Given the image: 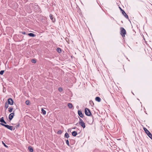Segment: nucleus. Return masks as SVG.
Masks as SVG:
<instances>
[{
  "label": "nucleus",
  "instance_id": "nucleus-11",
  "mask_svg": "<svg viewBox=\"0 0 152 152\" xmlns=\"http://www.w3.org/2000/svg\"><path fill=\"white\" fill-rule=\"evenodd\" d=\"M95 99L96 101L98 102H100L101 101V99L99 97H98V96L96 97L95 98Z\"/></svg>",
  "mask_w": 152,
  "mask_h": 152
},
{
  "label": "nucleus",
  "instance_id": "nucleus-15",
  "mask_svg": "<svg viewBox=\"0 0 152 152\" xmlns=\"http://www.w3.org/2000/svg\"><path fill=\"white\" fill-rule=\"evenodd\" d=\"M28 149L29 150V151L31 152H32L33 151V148L31 146H29L28 147Z\"/></svg>",
  "mask_w": 152,
  "mask_h": 152
},
{
  "label": "nucleus",
  "instance_id": "nucleus-1",
  "mask_svg": "<svg viewBox=\"0 0 152 152\" xmlns=\"http://www.w3.org/2000/svg\"><path fill=\"white\" fill-rule=\"evenodd\" d=\"M0 124L2 126H4L5 127H6L7 129H8L11 130H14L15 129V128H14V129H13V126H9L8 125H5L2 123H0Z\"/></svg>",
  "mask_w": 152,
  "mask_h": 152
},
{
  "label": "nucleus",
  "instance_id": "nucleus-20",
  "mask_svg": "<svg viewBox=\"0 0 152 152\" xmlns=\"http://www.w3.org/2000/svg\"><path fill=\"white\" fill-rule=\"evenodd\" d=\"M13 109V108L12 107H9L8 108V111L9 112L11 113L12 112Z\"/></svg>",
  "mask_w": 152,
  "mask_h": 152
},
{
  "label": "nucleus",
  "instance_id": "nucleus-13",
  "mask_svg": "<svg viewBox=\"0 0 152 152\" xmlns=\"http://www.w3.org/2000/svg\"><path fill=\"white\" fill-rule=\"evenodd\" d=\"M28 35L31 37H34L36 36L35 35L32 33H29L28 34Z\"/></svg>",
  "mask_w": 152,
  "mask_h": 152
},
{
  "label": "nucleus",
  "instance_id": "nucleus-6",
  "mask_svg": "<svg viewBox=\"0 0 152 152\" xmlns=\"http://www.w3.org/2000/svg\"><path fill=\"white\" fill-rule=\"evenodd\" d=\"M119 8L122 12V14L124 15V16L127 19H128V15L126 14L125 12L123 10H122L120 7H119Z\"/></svg>",
  "mask_w": 152,
  "mask_h": 152
},
{
  "label": "nucleus",
  "instance_id": "nucleus-7",
  "mask_svg": "<svg viewBox=\"0 0 152 152\" xmlns=\"http://www.w3.org/2000/svg\"><path fill=\"white\" fill-rule=\"evenodd\" d=\"M14 116V113H11L9 116V118L10 121H11L13 118Z\"/></svg>",
  "mask_w": 152,
  "mask_h": 152
},
{
  "label": "nucleus",
  "instance_id": "nucleus-23",
  "mask_svg": "<svg viewBox=\"0 0 152 152\" xmlns=\"http://www.w3.org/2000/svg\"><path fill=\"white\" fill-rule=\"evenodd\" d=\"M42 110V114L43 115H45L46 114V111L44 110L43 109H42V110Z\"/></svg>",
  "mask_w": 152,
  "mask_h": 152
},
{
  "label": "nucleus",
  "instance_id": "nucleus-17",
  "mask_svg": "<svg viewBox=\"0 0 152 152\" xmlns=\"http://www.w3.org/2000/svg\"><path fill=\"white\" fill-rule=\"evenodd\" d=\"M89 103L92 106H93L94 105V102L91 100L89 101Z\"/></svg>",
  "mask_w": 152,
  "mask_h": 152
},
{
  "label": "nucleus",
  "instance_id": "nucleus-9",
  "mask_svg": "<svg viewBox=\"0 0 152 152\" xmlns=\"http://www.w3.org/2000/svg\"><path fill=\"white\" fill-rule=\"evenodd\" d=\"M50 17L53 22H54L55 21V18L53 17V15L51 14L50 15Z\"/></svg>",
  "mask_w": 152,
  "mask_h": 152
},
{
  "label": "nucleus",
  "instance_id": "nucleus-25",
  "mask_svg": "<svg viewBox=\"0 0 152 152\" xmlns=\"http://www.w3.org/2000/svg\"><path fill=\"white\" fill-rule=\"evenodd\" d=\"M26 104L27 105H29L30 104V102L29 101L27 100L26 102Z\"/></svg>",
  "mask_w": 152,
  "mask_h": 152
},
{
  "label": "nucleus",
  "instance_id": "nucleus-2",
  "mask_svg": "<svg viewBox=\"0 0 152 152\" xmlns=\"http://www.w3.org/2000/svg\"><path fill=\"white\" fill-rule=\"evenodd\" d=\"M120 34L122 35L123 37H125V35L126 34V31L125 29L123 27L120 28Z\"/></svg>",
  "mask_w": 152,
  "mask_h": 152
},
{
  "label": "nucleus",
  "instance_id": "nucleus-12",
  "mask_svg": "<svg viewBox=\"0 0 152 152\" xmlns=\"http://www.w3.org/2000/svg\"><path fill=\"white\" fill-rule=\"evenodd\" d=\"M79 124L83 128H85L86 125L85 123L84 122L80 123Z\"/></svg>",
  "mask_w": 152,
  "mask_h": 152
},
{
  "label": "nucleus",
  "instance_id": "nucleus-5",
  "mask_svg": "<svg viewBox=\"0 0 152 152\" xmlns=\"http://www.w3.org/2000/svg\"><path fill=\"white\" fill-rule=\"evenodd\" d=\"M7 102L8 104L11 105H12L14 103L13 100L11 98H9Z\"/></svg>",
  "mask_w": 152,
  "mask_h": 152
},
{
  "label": "nucleus",
  "instance_id": "nucleus-8",
  "mask_svg": "<svg viewBox=\"0 0 152 152\" xmlns=\"http://www.w3.org/2000/svg\"><path fill=\"white\" fill-rule=\"evenodd\" d=\"M78 114L79 115L81 118H83L84 117V115L82 113V111L80 110H78Z\"/></svg>",
  "mask_w": 152,
  "mask_h": 152
},
{
  "label": "nucleus",
  "instance_id": "nucleus-28",
  "mask_svg": "<svg viewBox=\"0 0 152 152\" xmlns=\"http://www.w3.org/2000/svg\"><path fill=\"white\" fill-rule=\"evenodd\" d=\"M4 72V70H1L0 72V74L1 75H3V74Z\"/></svg>",
  "mask_w": 152,
  "mask_h": 152
},
{
  "label": "nucleus",
  "instance_id": "nucleus-4",
  "mask_svg": "<svg viewBox=\"0 0 152 152\" xmlns=\"http://www.w3.org/2000/svg\"><path fill=\"white\" fill-rule=\"evenodd\" d=\"M85 114L88 116H90L91 115L90 110L87 108H85Z\"/></svg>",
  "mask_w": 152,
  "mask_h": 152
},
{
  "label": "nucleus",
  "instance_id": "nucleus-30",
  "mask_svg": "<svg viewBox=\"0 0 152 152\" xmlns=\"http://www.w3.org/2000/svg\"><path fill=\"white\" fill-rule=\"evenodd\" d=\"M63 89L62 88L60 87L58 88V91H60L61 92L62 91Z\"/></svg>",
  "mask_w": 152,
  "mask_h": 152
},
{
  "label": "nucleus",
  "instance_id": "nucleus-14",
  "mask_svg": "<svg viewBox=\"0 0 152 152\" xmlns=\"http://www.w3.org/2000/svg\"><path fill=\"white\" fill-rule=\"evenodd\" d=\"M72 134L73 136L75 137L77 134V132L75 131H74L72 132Z\"/></svg>",
  "mask_w": 152,
  "mask_h": 152
},
{
  "label": "nucleus",
  "instance_id": "nucleus-16",
  "mask_svg": "<svg viewBox=\"0 0 152 152\" xmlns=\"http://www.w3.org/2000/svg\"><path fill=\"white\" fill-rule=\"evenodd\" d=\"M9 107V104L7 103V102H6L5 104L4 107L6 110H7V108L8 107Z\"/></svg>",
  "mask_w": 152,
  "mask_h": 152
},
{
  "label": "nucleus",
  "instance_id": "nucleus-22",
  "mask_svg": "<svg viewBox=\"0 0 152 152\" xmlns=\"http://www.w3.org/2000/svg\"><path fill=\"white\" fill-rule=\"evenodd\" d=\"M62 133V131L61 130H59L57 132V134H61Z\"/></svg>",
  "mask_w": 152,
  "mask_h": 152
},
{
  "label": "nucleus",
  "instance_id": "nucleus-32",
  "mask_svg": "<svg viewBox=\"0 0 152 152\" xmlns=\"http://www.w3.org/2000/svg\"><path fill=\"white\" fill-rule=\"evenodd\" d=\"M20 127V124H18L17 125V128H18V127L19 128Z\"/></svg>",
  "mask_w": 152,
  "mask_h": 152
},
{
  "label": "nucleus",
  "instance_id": "nucleus-19",
  "mask_svg": "<svg viewBox=\"0 0 152 152\" xmlns=\"http://www.w3.org/2000/svg\"><path fill=\"white\" fill-rule=\"evenodd\" d=\"M68 106L69 107L70 109L72 108L73 106L72 104L71 103H69L68 104Z\"/></svg>",
  "mask_w": 152,
  "mask_h": 152
},
{
  "label": "nucleus",
  "instance_id": "nucleus-24",
  "mask_svg": "<svg viewBox=\"0 0 152 152\" xmlns=\"http://www.w3.org/2000/svg\"><path fill=\"white\" fill-rule=\"evenodd\" d=\"M2 144L4 145L6 148H8V147L7 145H6L5 143H4V142L3 141H2Z\"/></svg>",
  "mask_w": 152,
  "mask_h": 152
},
{
  "label": "nucleus",
  "instance_id": "nucleus-27",
  "mask_svg": "<svg viewBox=\"0 0 152 152\" xmlns=\"http://www.w3.org/2000/svg\"><path fill=\"white\" fill-rule=\"evenodd\" d=\"M31 62L34 63H36V61L35 59H32L31 60Z\"/></svg>",
  "mask_w": 152,
  "mask_h": 152
},
{
  "label": "nucleus",
  "instance_id": "nucleus-33",
  "mask_svg": "<svg viewBox=\"0 0 152 152\" xmlns=\"http://www.w3.org/2000/svg\"><path fill=\"white\" fill-rule=\"evenodd\" d=\"M75 128H76V127H74V128H73V129H75Z\"/></svg>",
  "mask_w": 152,
  "mask_h": 152
},
{
  "label": "nucleus",
  "instance_id": "nucleus-21",
  "mask_svg": "<svg viewBox=\"0 0 152 152\" xmlns=\"http://www.w3.org/2000/svg\"><path fill=\"white\" fill-rule=\"evenodd\" d=\"M57 51L59 53H60L61 52V49L60 48H57Z\"/></svg>",
  "mask_w": 152,
  "mask_h": 152
},
{
  "label": "nucleus",
  "instance_id": "nucleus-10",
  "mask_svg": "<svg viewBox=\"0 0 152 152\" xmlns=\"http://www.w3.org/2000/svg\"><path fill=\"white\" fill-rule=\"evenodd\" d=\"M0 122L4 123L5 124H7L6 121L4 120V117H3L0 118Z\"/></svg>",
  "mask_w": 152,
  "mask_h": 152
},
{
  "label": "nucleus",
  "instance_id": "nucleus-31",
  "mask_svg": "<svg viewBox=\"0 0 152 152\" xmlns=\"http://www.w3.org/2000/svg\"><path fill=\"white\" fill-rule=\"evenodd\" d=\"M21 33L23 34H24V35H25L26 34V32L25 31H23V32H21Z\"/></svg>",
  "mask_w": 152,
  "mask_h": 152
},
{
  "label": "nucleus",
  "instance_id": "nucleus-26",
  "mask_svg": "<svg viewBox=\"0 0 152 152\" xmlns=\"http://www.w3.org/2000/svg\"><path fill=\"white\" fill-rule=\"evenodd\" d=\"M66 143L68 146H69V142L68 140H66Z\"/></svg>",
  "mask_w": 152,
  "mask_h": 152
},
{
  "label": "nucleus",
  "instance_id": "nucleus-3",
  "mask_svg": "<svg viewBox=\"0 0 152 152\" xmlns=\"http://www.w3.org/2000/svg\"><path fill=\"white\" fill-rule=\"evenodd\" d=\"M144 130L148 136L152 140V134L150 132L145 128H144Z\"/></svg>",
  "mask_w": 152,
  "mask_h": 152
},
{
  "label": "nucleus",
  "instance_id": "nucleus-29",
  "mask_svg": "<svg viewBox=\"0 0 152 152\" xmlns=\"http://www.w3.org/2000/svg\"><path fill=\"white\" fill-rule=\"evenodd\" d=\"M79 118V124L82 123L83 122V120L80 118Z\"/></svg>",
  "mask_w": 152,
  "mask_h": 152
},
{
  "label": "nucleus",
  "instance_id": "nucleus-18",
  "mask_svg": "<svg viewBox=\"0 0 152 152\" xmlns=\"http://www.w3.org/2000/svg\"><path fill=\"white\" fill-rule=\"evenodd\" d=\"M69 137V134L67 133L66 132L64 134V137L68 138Z\"/></svg>",
  "mask_w": 152,
  "mask_h": 152
}]
</instances>
